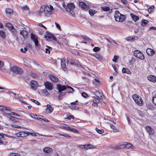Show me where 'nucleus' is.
<instances>
[{
    "label": "nucleus",
    "mask_w": 156,
    "mask_h": 156,
    "mask_svg": "<svg viewBox=\"0 0 156 156\" xmlns=\"http://www.w3.org/2000/svg\"><path fill=\"white\" fill-rule=\"evenodd\" d=\"M62 5L65 8L66 10L68 12V14L69 15L74 16L75 14L73 10L74 8L75 5L73 3H69L66 5L65 3L63 2L62 3Z\"/></svg>",
    "instance_id": "nucleus-1"
},
{
    "label": "nucleus",
    "mask_w": 156,
    "mask_h": 156,
    "mask_svg": "<svg viewBox=\"0 0 156 156\" xmlns=\"http://www.w3.org/2000/svg\"><path fill=\"white\" fill-rule=\"evenodd\" d=\"M114 16L116 21L122 22L125 19V16L121 14L118 11L115 12Z\"/></svg>",
    "instance_id": "nucleus-2"
},
{
    "label": "nucleus",
    "mask_w": 156,
    "mask_h": 156,
    "mask_svg": "<svg viewBox=\"0 0 156 156\" xmlns=\"http://www.w3.org/2000/svg\"><path fill=\"white\" fill-rule=\"evenodd\" d=\"M30 35L31 39L34 42L36 48L39 49L40 45L39 44L38 37L32 33L30 34Z\"/></svg>",
    "instance_id": "nucleus-3"
},
{
    "label": "nucleus",
    "mask_w": 156,
    "mask_h": 156,
    "mask_svg": "<svg viewBox=\"0 0 156 156\" xmlns=\"http://www.w3.org/2000/svg\"><path fill=\"white\" fill-rule=\"evenodd\" d=\"M133 98L136 104L138 105L141 106L143 105L142 100L141 97L137 94H134L133 95Z\"/></svg>",
    "instance_id": "nucleus-4"
},
{
    "label": "nucleus",
    "mask_w": 156,
    "mask_h": 156,
    "mask_svg": "<svg viewBox=\"0 0 156 156\" xmlns=\"http://www.w3.org/2000/svg\"><path fill=\"white\" fill-rule=\"evenodd\" d=\"M133 54L135 56L143 60L145 58L143 54L141 51L138 50H135Z\"/></svg>",
    "instance_id": "nucleus-5"
},
{
    "label": "nucleus",
    "mask_w": 156,
    "mask_h": 156,
    "mask_svg": "<svg viewBox=\"0 0 156 156\" xmlns=\"http://www.w3.org/2000/svg\"><path fill=\"white\" fill-rule=\"evenodd\" d=\"M95 94L97 96V97L94 100L93 102H96V103H98L101 101L100 99L102 98L103 95L102 93H100L98 91H97L95 92Z\"/></svg>",
    "instance_id": "nucleus-6"
},
{
    "label": "nucleus",
    "mask_w": 156,
    "mask_h": 156,
    "mask_svg": "<svg viewBox=\"0 0 156 156\" xmlns=\"http://www.w3.org/2000/svg\"><path fill=\"white\" fill-rule=\"evenodd\" d=\"M11 70L16 74H20L23 72L21 68L15 66L11 68Z\"/></svg>",
    "instance_id": "nucleus-7"
},
{
    "label": "nucleus",
    "mask_w": 156,
    "mask_h": 156,
    "mask_svg": "<svg viewBox=\"0 0 156 156\" xmlns=\"http://www.w3.org/2000/svg\"><path fill=\"white\" fill-rule=\"evenodd\" d=\"M79 5L80 7L85 11H87L90 8L88 4H86L83 2H80Z\"/></svg>",
    "instance_id": "nucleus-8"
},
{
    "label": "nucleus",
    "mask_w": 156,
    "mask_h": 156,
    "mask_svg": "<svg viewBox=\"0 0 156 156\" xmlns=\"http://www.w3.org/2000/svg\"><path fill=\"white\" fill-rule=\"evenodd\" d=\"M45 37L48 40L52 39L55 41H57V39L55 36L48 33L47 34V33H46V35H45Z\"/></svg>",
    "instance_id": "nucleus-9"
},
{
    "label": "nucleus",
    "mask_w": 156,
    "mask_h": 156,
    "mask_svg": "<svg viewBox=\"0 0 156 156\" xmlns=\"http://www.w3.org/2000/svg\"><path fill=\"white\" fill-rule=\"evenodd\" d=\"M57 87L58 90L59 92L61 93L62 91L66 90V87L65 85H61L59 84H57Z\"/></svg>",
    "instance_id": "nucleus-10"
},
{
    "label": "nucleus",
    "mask_w": 156,
    "mask_h": 156,
    "mask_svg": "<svg viewBox=\"0 0 156 156\" xmlns=\"http://www.w3.org/2000/svg\"><path fill=\"white\" fill-rule=\"evenodd\" d=\"M67 62L71 65H78L79 62L76 60H72L71 59H67Z\"/></svg>",
    "instance_id": "nucleus-11"
},
{
    "label": "nucleus",
    "mask_w": 156,
    "mask_h": 156,
    "mask_svg": "<svg viewBox=\"0 0 156 156\" xmlns=\"http://www.w3.org/2000/svg\"><path fill=\"white\" fill-rule=\"evenodd\" d=\"M45 88L48 90H52V85L51 83L48 81H46L44 83Z\"/></svg>",
    "instance_id": "nucleus-12"
},
{
    "label": "nucleus",
    "mask_w": 156,
    "mask_h": 156,
    "mask_svg": "<svg viewBox=\"0 0 156 156\" xmlns=\"http://www.w3.org/2000/svg\"><path fill=\"white\" fill-rule=\"evenodd\" d=\"M31 89L33 90L36 89L37 87V82L34 80H32L30 82V84Z\"/></svg>",
    "instance_id": "nucleus-13"
},
{
    "label": "nucleus",
    "mask_w": 156,
    "mask_h": 156,
    "mask_svg": "<svg viewBox=\"0 0 156 156\" xmlns=\"http://www.w3.org/2000/svg\"><path fill=\"white\" fill-rule=\"evenodd\" d=\"M30 115L32 118L38 119H39L40 120L41 119V118H42L43 117V116L41 115H37L34 114L32 113H30Z\"/></svg>",
    "instance_id": "nucleus-14"
},
{
    "label": "nucleus",
    "mask_w": 156,
    "mask_h": 156,
    "mask_svg": "<svg viewBox=\"0 0 156 156\" xmlns=\"http://www.w3.org/2000/svg\"><path fill=\"white\" fill-rule=\"evenodd\" d=\"M146 129L149 135H152L154 134V130L151 126H146Z\"/></svg>",
    "instance_id": "nucleus-15"
},
{
    "label": "nucleus",
    "mask_w": 156,
    "mask_h": 156,
    "mask_svg": "<svg viewBox=\"0 0 156 156\" xmlns=\"http://www.w3.org/2000/svg\"><path fill=\"white\" fill-rule=\"evenodd\" d=\"M61 65L63 70L65 71L66 69L65 59L64 58L61 59Z\"/></svg>",
    "instance_id": "nucleus-16"
},
{
    "label": "nucleus",
    "mask_w": 156,
    "mask_h": 156,
    "mask_svg": "<svg viewBox=\"0 0 156 156\" xmlns=\"http://www.w3.org/2000/svg\"><path fill=\"white\" fill-rule=\"evenodd\" d=\"M125 143L123 144L116 145L114 146L113 147V149L115 150H119L120 149L125 148Z\"/></svg>",
    "instance_id": "nucleus-17"
},
{
    "label": "nucleus",
    "mask_w": 156,
    "mask_h": 156,
    "mask_svg": "<svg viewBox=\"0 0 156 156\" xmlns=\"http://www.w3.org/2000/svg\"><path fill=\"white\" fill-rule=\"evenodd\" d=\"M146 52L150 56H152L155 54V52L154 50L150 48H148L147 49Z\"/></svg>",
    "instance_id": "nucleus-18"
},
{
    "label": "nucleus",
    "mask_w": 156,
    "mask_h": 156,
    "mask_svg": "<svg viewBox=\"0 0 156 156\" xmlns=\"http://www.w3.org/2000/svg\"><path fill=\"white\" fill-rule=\"evenodd\" d=\"M148 79L150 81L155 83L156 82V76L153 75H149L147 77Z\"/></svg>",
    "instance_id": "nucleus-19"
},
{
    "label": "nucleus",
    "mask_w": 156,
    "mask_h": 156,
    "mask_svg": "<svg viewBox=\"0 0 156 156\" xmlns=\"http://www.w3.org/2000/svg\"><path fill=\"white\" fill-rule=\"evenodd\" d=\"M43 151L45 153H50L52 152L53 150L51 148L49 147H46L43 149Z\"/></svg>",
    "instance_id": "nucleus-20"
},
{
    "label": "nucleus",
    "mask_w": 156,
    "mask_h": 156,
    "mask_svg": "<svg viewBox=\"0 0 156 156\" xmlns=\"http://www.w3.org/2000/svg\"><path fill=\"white\" fill-rule=\"evenodd\" d=\"M45 9L48 12H50L53 10V8L52 5H49V6L46 5Z\"/></svg>",
    "instance_id": "nucleus-21"
},
{
    "label": "nucleus",
    "mask_w": 156,
    "mask_h": 156,
    "mask_svg": "<svg viewBox=\"0 0 156 156\" xmlns=\"http://www.w3.org/2000/svg\"><path fill=\"white\" fill-rule=\"evenodd\" d=\"M32 133L26 132H21V137H24L27 136L28 135L32 134Z\"/></svg>",
    "instance_id": "nucleus-22"
},
{
    "label": "nucleus",
    "mask_w": 156,
    "mask_h": 156,
    "mask_svg": "<svg viewBox=\"0 0 156 156\" xmlns=\"http://www.w3.org/2000/svg\"><path fill=\"white\" fill-rule=\"evenodd\" d=\"M20 33L24 37H27L28 32L27 31L24 30H21Z\"/></svg>",
    "instance_id": "nucleus-23"
},
{
    "label": "nucleus",
    "mask_w": 156,
    "mask_h": 156,
    "mask_svg": "<svg viewBox=\"0 0 156 156\" xmlns=\"http://www.w3.org/2000/svg\"><path fill=\"white\" fill-rule=\"evenodd\" d=\"M50 78L54 82H57L58 80V78L52 75H50Z\"/></svg>",
    "instance_id": "nucleus-24"
},
{
    "label": "nucleus",
    "mask_w": 156,
    "mask_h": 156,
    "mask_svg": "<svg viewBox=\"0 0 156 156\" xmlns=\"http://www.w3.org/2000/svg\"><path fill=\"white\" fill-rule=\"evenodd\" d=\"M130 16L132 17V19L135 22H136L139 19V17L135 15H134L133 13L130 14Z\"/></svg>",
    "instance_id": "nucleus-25"
},
{
    "label": "nucleus",
    "mask_w": 156,
    "mask_h": 156,
    "mask_svg": "<svg viewBox=\"0 0 156 156\" xmlns=\"http://www.w3.org/2000/svg\"><path fill=\"white\" fill-rule=\"evenodd\" d=\"M85 150H87L91 148H94L96 147L95 146H93L90 144H85Z\"/></svg>",
    "instance_id": "nucleus-26"
},
{
    "label": "nucleus",
    "mask_w": 156,
    "mask_h": 156,
    "mask_svg": "<svg viewBox=\"0 0 156 156\" xmlns=\"http://www.w3.org/2000/svg\"><path fill=\"white\" fill-rule=\"evenodd\" d=\"M125 148L128 149L131 148V149H133L132 145L130 143L126 142H125Z\"/></svg>",
    "instance_id": "nucleus-27"
},
{
    "label": "nucleus",
    "mask_w": 156,
    "mask_h": 156,
    "mask_svg": "<svg viewBox=\"0 0 156 156\" xmlns=\"http://www.w3.org/2000/svg\"><path fill=\"white\" fill-rule=\"evenodd\" d=\"M0 36L2 38L4 39L6 37V34L4 31L0 30Z\"/></svg>",
    "instance_id": "nucleus-28"
},
{
    "label": "nucleus",
    "mask_w": 156,
    "mask_h": 156,
    "mask_svg": "<svg viewBox=\"0 0 156 156\" xmlns=\"http://www.w3.org/2000/svg\"><path fill=\"white\" fill-rule=\"evenodd\" d=\"M153 97L152 100L153 104L156 106V92H154L153 94Z\"/></svg>",
    "instance_id": "nucleus-29"
},
{
    "label": "nucleus",
    "mask_w": 156,
    "mask_h": 156,
    "mask_svg": "<svg viewBox=\"0 0 156 156\" xmlns=\"http://www.w3.org/2000/svg\"><path fill=\"white\" fill-rule=\"evenodd\" d=\"M89 12L90 15L92 16L97 12V11L94 9H90L89 10Z\"/></svg>",
    "instance_id": "nucleus-30"
},
{
    "label": "nucleus",
    "mask_w": 156,
    "mask_h": 156,
    "mask_svg": "<svg viewBox=\"0 0 156 156\" xmlns=\"http://www.w3.org/2000/svg\"><path fill=\"white\" fill-rule=\"evenodd\" d=\"M11 109L9 107H7L5 109V110L4 111V112L6 114H7L8 115H11L12 112L11 111Z\"/></svg>",
    "instance_id": "nucleus-31"
},
{
    "label": "nucleus",
    "mask_w": 156,
    "mask_h": 156,
    "mask_svg": "<svg viewBox=\"0 0 156 156\" xmlns=\"http://www.w3.org/2000/svg\"><path fill=\"white\" fill-rule=\"evenodd\" d=\"M94 55L100 61L102 59V56L99 54L95 53L94 54Z\"/></svg>",
    "instance_id": "nucleus-32"
},
{
    "label": "nucleus",
    "mask_w": 156,
    "mask_h": 156,
    "mask_svg": "<svg viewBox=\"0 0 156 156\" xmlns=\"http://www.w3.org/2000/svg\"><path fill=\"white\" fill-rule=\"evenodd\" d=\"M93 83L94 85H96L97 86H99L100 85V83L99 80L95 79L93 82Z\"/></svg>",
    "instance_id": "nucleus-33"
},
{
    "label": "nucleus",
    "mask_w": 156,
    "mask_h": 156,
    "mask_svg": "<svg viewBox=\"0 0 156 156\" xmlns=\"http://www.w3.org/2000/svg\"><path fill=\"white\" fill-rule=\"evenodd\" d=\"M122 72L123 73H126L128 74L131 73L130 70L127 68H123L122 69Z\"/></svg>",
    "instance_id": "nucleus-34"
},
{
    "label": "nucleus",
    "mask_w": 156,
    "mask_h": 156,
    "mask_svg": "<svg viewBox=\"0 0 156 156\" xmlns=\"http://www.w3.org/2000/svg\"><path fill=\"white\" fill-rule=\"evenodd\" d=\"M6 13L7 14H11L13 10L12 9L9 8H6L5 10Z\"/></svg>",
    "instance_id": "nucleus-35"
},
{
    "label": "nucleus",
    "mask_w": 156,
    "mask_h": 156,
    "mask_svg": "<svg viewBox=\"0 0 156 156\" xmlns=\"http://www.w3.org/2000/svg\"><path fill=\"white\" fill-rule=\"evenodd\" d=\"M110 126L111 128L113 129L114 132L116 133L118 132V129L115 128V126L111 124L110 125Z\"/></svg>",
    "instance_id": "nucleus-36"
},
{
    "label": "nucleus",
    "mask_w": 156,
    "mask_h": 156,
    "mask_svg": "<svg viewBox=\"0 0 156 156\" xmlns=\"http://www.w3.org/2000/svg\"><path fill=\"white\" fill-rule=\"evenodd\" d=\"M47 110H48L49 113L51 112L52 111V108L50 105H47Z\"/></svg>",
    "instance_id": "nucleus-37"
},
{
    "label": "nucleus",
    "mask_w": 156,
    "mask_h": 156,
    "mask_svg": "<svg viewBox=\"0 0 156 156\" xmlns=\"http://www.w3.org/2000/svg\"><path fill=\"white\" fill-rule=\"evenodd\" d=\"M46 47L48 48H46L45 49V52L46 53H48V54H50V51L51 50L52 48L49 46H46Z\"/></svg>",
    "instance_id": "nucleus-38"
},
{
    "label": "nucleus",
    "mask_w": 156,
    "mask_h": 156,
    "mask_svg": "<svg viewBox=\"0 0 156 156\" xmlns=\"http://www.w3.org/2000/svg\"><path fill=\"white\" fill-rule=\"evenodd\" d=\"M81 37L85 40L88 41H91V39L85 35H81Z\"/></svg>",
    "instance_id": "nucleus-39"
},
{
    "label": "nucleus",
    "mask_w": 156,
    "mask_h": 156,
    "mask_svg": "<svg viewBox=\"0 0 156 156\" xmlns=\"http://www.w3.org/2000/svg\"><path fill=\"white\" fill-rule=\"evenodd\" d=\"M69 108L73 110H78L79 108L77 106H69Z\"/></svg>",
    "instance_id": "nucleus-40"
},
{
    "label": "nucleus",
    "mask_w": 156,
    "mask_h": 156,
    "mask_svg": "<svg viewBox=\"0 0 156 156\" xmlns=\"http://www.w3.org/2000/svg\"><path fill=\"white\" fill-rule=\"evenodd\" d=\"M8 118L9 121L10 122H16V121H15V119L16 118L15 117L10 116Z\"/></svg>",
    "instance_id": "nucleus-41"
},
{
    "label": "nucleus",
    "mask_w": 156,
    "mask_h": 156,
    "mask_svg": "<svg viewBox=\"0 0 156 156\" xmlns=\"http://www.w3.org/2000/svg\"><path fill=\"white\" fill-rule=\"evenodd\" d=\"M102 9L104 11H107L110 10V8L108 6L101 7Z\"/></svg>",
    "instance_id": "nucleus-42"
},
{
    "label": "nucleus",
    "mask_w": 156,
    "mask_h": 156,
    "mask_svg": "<svg viewBox=\"0 0 156 156\" xmlns=\"http://www.w3.org/2000/svg\"><path fill=\"white\" fill-rule=\"evenodd\" d=\"M96 130L99 134H102L104 132V130L102 129H99L98 128H96Z\"/></svg>",
    "instance_id": "nucleus-43"
},
{
    "label": "nucleus",
    "mask_w": 156,
    "mask_h": 156,
    "mask_svg": "<svg viewBox=\"0 0 156 156\" xmlns=\"http://www.w3.org/2000/svg\"><path fill=\"white\" fill-rule=\"evenodd\" d=\"M9 156H20V155L17 153H12L9 154Z\"/></svg>",
    "instance_id": "nucleus-44"
},
{
    "label": "nucleus",
    "mask_w": 156,
    "mask_h": 156,
    "mask_svg": "<svg viewBox=\"0 0 156 156\" xmlns=\"http://www.w3.org/2000/svg\"><path fill=\"white\" fill-rule=\"evenodd\" d=\"M154 6L152 5L149 8L148 11L149 13H151L154 10Z\"/></svg>",
    "instance_id": "nucleus-45"
},
{
    "label": "nucleus",
    "mask_w": 156,
    "mask_h": 156,
    "mask_svg": "<svg viewBox=\"0 0 156 156\" xmlns=\"http://www.w3.org/2000/svg\"><path fill=\"white\" fill-rule=\"evenodd\" d=\"M45 10V5L42 6L40 8V13L44 11Z\"/></svg>",
    "instance_id": "nucleus-46"
},
{
    "label": "nucleus",
    "mask_w": 156,
    "mask_h": 156,
    "mask_svg": "<svg viewBox=\"0 0 156 156\" xmlns=\"http://www.w3.org/2000/svg\"><path fill=\"white\" fill-rule=\"evenodd\" d=\"M5 26L6 27H8L9 30L13 26L11 23H6Z\"/></svg>",
    "instance_id": "nucleus-47"
},
{
    "label": "nucleus",
    "mask_w": 156,
    "mask_h": 156,
    "mask_svg": "<svg viewBox=\"0 0 156 156\" xmlns=\"http://www.w3.org/2000/svg\"><path fill=\"white\" fill-rule=\"evenodd\" d=\"M42 93L46 95H48L49 94V93L48 91L46 89H43L42 90Z\"/></svg>",
    "instance_id": "nucleus-48"
},
{
    "label": "nucleus",
    "mask_w": 156,
    "mask_h": 156,
    "mask_svg": "<svg viewBox=\"0 0 156 156\" xmlns=\"http://www.w3.org/2000/svg\"><path fill=\"white\" fill-rule=\"evenodd\" d=\"M134 38L132 36L128 37L126 38V40L127 41H130L131 40H133Z\"/></svg>",
    "instance_id": "nucleus-49"
},
{
    "label": "nucleus",
    "mask_w": 156,
    "mask_h": 156,
    "mask_svg": "<svg viewBox=\"0 0 156 156\" xmlns=\"http://www.w3.org/2000/svg\"><path fill=\"white\" fill-rule=\"evenodd\" d=\"M70 130H71V131L74 133H79V132L77 130L75 129L72 127H70Z\"/></svg>",
    "instance_id": "nucleus-50"
},
{
    "label": "nucleus",
    "mask_w": 156,
    "mask_h": 156,
    "mask_svg": "<svg viewBox=\"0 0 156 156\" xmlns=\"http://www.w3.org/2000/svg\"><path fill=\"white\" fill-rule=\"evenodd\" d=\"M11 96H12L13 97H15V96L16 95V94L14 93L12 91H10L8 92V93Z\"/></svg>",
    "instance_id": "nucleus-51"
},
{
    "label": "nucleus",
    "mask_w": 156,
    "mask_h": 156,
    "mask_svg": "<svg viewBox=\"0 0 156 156\" xmlns=\"http://www.w3.org/2000/svg\"><path fill=\"white\" fill-rule=\"evenodd\" d=\"M7 107L0 105V110L4 112Z\"/></svg>",
    "instance_id": "nucleus-52"
},
{
    "label": "nucleus",
    "mask_w": 156,
    "mask_h": 156,
    "mask_svg": "<svg viewBox=\"0 0 156 156\" xmlns=\"http://www.w3.org/2000/svg\"><path fill=\"white\" fill-rule=\"evenodd\" d=\"M148 22V21L147 20H143L142 21L141 24L143 25V24L144 25L147 24Z\"/></svg>",
    "instance_id": "nucleus-53"
},
{
    "label": "nucleus",
    "mask_w": 156,
    "mask_h": 156,
    "mask_svg": "<svg viewBox=\"0 0 156 156\" xmlns=\"http://www.w3.org/2000/svg\"><path fill=\"white\" fill-rule=\"evenodd\" d=\"M106 40L107 41H108L110 43H114L115 44H116L117 45H118V44H117V43L114 40H109L108 39H106Z\"/></svg>",
    "instance_id": "nucleus-54"
},
{
    "label": "nucleus",
    "mask_w": 156,
    "mask_h": 156,
    "mask_svg": "<svg viewBox=\"0 0 156 156\" xmlns=\"http://www.w3.org/2000/svg\"><path fill=\"white\" fill-rule=\"evenodd\" d=\"M100 49L98 47H95L93 49V50L94 52H97L100 51Z\"/></svg>",
    "instance_id": "nucleus-55"
},
{
    "label": "nucleus",
    "mask_w": 156,
    "mask_h": 156,
    "mask_svg": "<svg viewBox=\"0 0 156 156\" xmlns=\"http://www.w3.org/2000/svg\"><path fill=\"white\" fill-rule=\"evenodd\" d=\"M15 135L17 136L18 137H21V132H20L19 133H16L15 134Z\"/></svg>",
    "instance_id": "nucleus-56"
},
{
    "label": "nucleus",
    "mask_w": 156,
    "mask_h": 156,
    "mask_svg": "<svg viewBox=\"0 0 156 156\" xmlns=\"http://www.w3.org/2000/svg\"><path fill=\"white\" fill-rule=\"evenodd\" d=\"M9 30L13 33H15L16 32V30L14 28L13 26Z\"/></svg>",
    "instance_id": "nucleus-57"
},
{
    "label": "nucleus",
    "mask_w": 156,
    "mask_h": 156,
    "mask_svg": "<svg viewBox=\"0 0 156 156\" xmlns=\"http://www.w3.org/2000/svg\"><path fill=\"white\" fill-rule=\"evenodd\" d=\"M85 144L79 145L78 147L81 149H85Z\"/></svg>",
    "instance_id": "nucleus-58"
},
{
    "label": "nucleus",
    "mask_w": 156,
    "mask_h": 156,
    "mask_svg": "<svg viewBox=\"0 0 156 156\" xmlns=\"http://www.w3.org/2000/svg\"><path fill=\"white\" fill-rule=\"evenodd\" d=\"M118 59V57L116 55L114 56V58L113 59L112 61L113 62H116Z\"/></svg>",
    "instance_id": "nucleus-59"
},
{
    "label": "nucleus",
    "mask_w": 156,
    "mask_h": 156,
    "mask_svg": "<svg viewBox=\"0 0 156 156\" xmlns=\"http://www.w3.org/2000/svg\"><path fill=\"white\" fill-rule=\"evenodd\" d=\"M31 100L35 103H36V104L37 105H39L40 104V103L37 101H36L34 99H31Z\"/></svg>",
    "instance_id": "nucleus-60"
},
{
    "label": "nucleus",
    "mask_w": 156,
    "mask_h": 156,
    "mask_svg": "<svg viewBox=\"0 0 156 156\" xmlns=\"http://www.w3.org/2000/svg\"><path fill=\"white\" fill-rule=\"evenodd\" d=\"M60 135L61 136H64L65 137H67V138H70V136L68 135L67 134H60Z\"/></svg>",
    "instance_id": "nucleus-61"
},
{
    "label": "nucleus",
    "mask_w": 156,
    "mask_h": 156,
    "mask_svg": "<svg viewBox=\"0 0 156 156\" xmlns=\"http://www.w3.org/2000/svg\"><path fill=\"white\" fill-rule=\"evenodd\" d=\"M55 23L57 28H58L59 30H61V27L60 25L56 22H55Z\"/></svg>",
    "instance_id": "nucleus-62"
},
{
    "label": "nucleus",
    "mask_w": 156,
    "mask_h": 156,
    "mask_svg": "<svg viewBox=\"0 0 156 156\" xmlns=\"http://www.w3.org/2000/svg\"><path fill=\"white\" fill-rule=\"evenodd\" d=\"M12 126L13 127H15L16 128H21V127L18 125H17L16 124H13L12 125Z\"/></svg>",
    "instance_id": "nucleus-63"
},
{
    "label": "nucleus",
    "mask_w": 156,
    "mask_h": 156,
    "mask_svg": "<svg viewBox=\"0 0 156 156\" xmlns=\"http://www.w3.org/2000/svg\"><path fill=\"white\" fill-rule=\"evenodd\" d=\"M30 75L34 78L36 77L37 76V75L36 74L32 73H30Z\"/></svg>",
    "instance_id": "nucleus-64"
}]
</instances>
